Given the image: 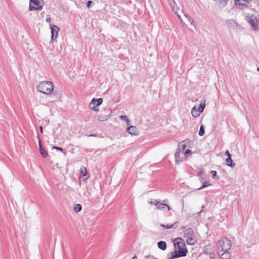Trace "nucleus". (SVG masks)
<instances>
[{
  "instance_id": "9b49d317",
  "label": "nucleus",
  "mask_w": 259,
  "mask_h": 259,
  "mask_svg": "<svg viewBox=\"0 0 259 259\" xmlns=\"http://www.w3.org/2000/svg\"><path fill=\"white\" fill-rule=\"evenodd\" d=\"M156 206L158 209L160 210H166L167 209L168 211L171 209L169 205L163 203H161L160 201H159L158 202H156Z\"/></svg>"
},
{
  "instance_id": "e433bc0d",
  "label": "nucleus",
  "mask_w": 259,
  "mask_h": 259,
  "mask_svg": "<svg viewBox=\"0 0 259 259\" xmlns=\"http://www.w3.org/2000/svg\"><path fill=\"white\" fill-rule=\"evenodd\" d=\"M89 137H97V135L96 134H90L88 136Z\"/></svg>"
},
{
  "instance_id": "393cba45",
  "label": "nucleus",
  "mask_w": 259,
  "mask_h": 259,
  "mask_svg": "<svg viewBox=\"0 0 259 259\" xmlns=\"http://www.w3.org/2000/svg\"><path fill=\"white\" fill-rule=\"evenodd\" d=\"M204 129H205L204 125L203 124L201 125L199 132H198V135L200 136H202L204 134V133H205Z\"/></svg>"
},
{
  "instance_id": "f704fd0d",
  "label": "nucleus",
  "mask_w": 259,
  "mask_h": 259,
  "mask_svg": "<svg viewBox=\"0 0 259 259\" xmlns=\"http://www.w3.org/2000/svg\"><path fill=\"white\" fill-rule=\"evenodd\" d=\"M225 154L228 156V157H231L232 156L231 154L230 153V152H229L228 150H227L226 151Z\"/></svg>"
},
{
  "instance_id": "1a4fd4ad",
  "label": "nucleus",
  "mask_w": 259,
  "mask_h": 259,
  "mask_svg": "<svg viewBox=\"0 0 259 259\" xmlns=\"http://www.w3.org/2000/svg\"><path fill=\"white\" fill-rule=\"evenodd\" d=\"M236 7L240 9H243L247 7L249 0H234Z\"/></svg>"
},
{
  "instance_id": "ea45409f",
  "label": "nucleus",
  "mask_w": 259,
  "mask_h": 259,
  "mask_svg": "<svg viewBox=\"0 0 259 259\" xmlns=\"http://www.w3.org/2000/svg\"><path fill=\"white\" fill-rule=\"evenodd\" d=\"M39 128H40V130L41 132L42 133V126H40Z\"/></svg>"
},
{
  "instance_id": "ddd939ff",
  "label": "nucleus",
  "mask_w": 259,
  "mask_h": 259,
  "mask_svg": "<svg viewBox=\"0 0 259 259\" xmlns=\"http://www.w3.org/2000/svg\"><path fill=\"white\" fill-rule=\"evenodd\" d=\"M103 101V100L102 98L98 99L93 98L90 102V106L92 105L99 106L102 104Z\"/></svg>"
},
{
  "instance_id": "423d86ee",
  "label": "nucleus",
  "mask_w": 259,
  "mask_h": 259,
  "mask_svg": "<svg viewBox=\"0 0 259 259\" xmlns=\"http://www.w3.org/2000/svg\"><path fill=\"white\" fill-rule=\"evenodd\" d=\"M51 30V39L52 41H56V38L58 37V33L60 30L59 28L56 25H51L50 26Z\"/></svg>"
},
{
  "instance_id": "4468645a",
  "label": "nucleus",
  "mask_w": 259,
  "mask_h": 259,
  "mask_svg": "<svg viewBox=\"0 0 259 259\" xmlns=\"http://www.w3.org/2000/svg\"><path fill=\"white\" fill-rule=\"evenodd\" d=\"M182 229L184 231V236L185 237H189L194 235V231L193 230L190 228L188 229H186L185 227H182Z\"/></svg>"
},
{
  "instance_id": "39448f33",
  "label": "nucleus",
  "mask_w": 259,
  "mask_h": 259,
  "mask_svg": "<svg viewBox=\"0 0 259 259\" xmlns=\"http://www.w3.org/2000/svg\"><path fill=\"white\" fill-rule=\"evenodd\" d=\"M29 10H41L44 4V0H29Z\"/></svg>"
},
{
  "instance_id": "7ed1b4c3",
  "label": "nucleus",
  "mask_w": 259,
  "mask_h": 259,
  "mask_svg": "<svg viewBox=\"0 0 259 259\" xmlns=\"http://www.w3.org/2000/svg\"><path fill=\"white\" fill-rule=\"evenodd\" d=\"M245 20L253 31L259 30V18L256 15L245 13L244 15Z\"/></svg>"
},
{
  "instance_id": "2eb2a0df",
  "label": "nucleus",
  "mask_w": 259,
  "mask_h": 259,
  "mask_svg": "<svg viewBox=\"0 0 259 259\" xmlns=\"http://www.w3.org/2000/svg\"><path fill=\"white\" fill-rule=\"evenodd\" d=\"M233 0H219L220 8H224L228 5H231Z\"/></svg>"
},
{
  "instance_id": "f257e3e1",
  "label": "nucleus",
  "mask_w": 259,
  "mask_h": 259,
  "mask_svg": "<svg viewBox=\"0 0 259 259\" xmlns=\"http://www.w3.org/2000/svg\"><path fill=\"white\" fill-rule=\"evenodd\" d=\"M175 251L167 254L168 259H175L187 255L188 250L185 247L184 240L180 237L176 238L174 241Z\"/></svg>"
},
{
  "instance_id": "7c9ffc66",
  "label": "nucleus",
  "mask_w": 259,
  "mask_h": 259,
  "mask_svg": "<svg viewBox=\"0 0 259 259\" xmlns=\"http://www.w3.org/2000/svg\"><path fill=\"white\" fill-rule=\"evenodd\" d=\"M145 259H158L157 258L155 257L154 256L152 255H145Z\"/></svg>"
},
{
  "instance_id": "dca6fc26",
  "label": "nucleus",
  "mask_w": 259,
  "mask_h": 259,
  "mask_svg": "<svg viewBox=\"0 0 259 259\" xmlns=\"http://www.w3.org/2000/svg\"><path fill=\"white\" fill-rule=\"evenodd\" d=\"M39 151L41 155V156L44 158H46L48 156V152L47 151L45 150L44 147L41 145L40 141H39Z\"/></svg>"
},
{
  "instance_id": "6ab92c4d",
  "label": "nucleus",
  "mask_w": 259,
  "mask_h": 259,
  "mask_svg": "<svg viewBox=\"0 0 259 259\" xmlns=\"http://www.w3.org/2000/svg\"><path fill=\"white\" fill-rule=\"evenodd\" d=\"M157 246H158V247L164 251L166 249V247H167V244L166 243V242L165 241H159L158 243H157Z\"/></svg>"
},
{
  "instance_id": "f03ea898",
  "label": "nucleus",
  "mask_w": 259,
  "mask_h": 259,
  "mask_svg": "<svg viewBox=\"0 0 259 259\" xmlns=\"http://www.w3.org/2000/svg\"><path fill=\"white\" fill-rule=\"evenodd\" d=\"M38 92L47 95H50L54 90V85L52 82L44 81L40 82L36 87Z\"/></svg>"
},
{
  "instance_id": "c756f323",
  "label": "nucleus",
  "mask_w": 259,
  "mask_h": 259,
  "mask_svg": "<svg viewBox=\"0 0 259 259\" xmlns=\"http://www.w3.org/2000/svg\"><path fill=\"white\" fill-rule=\"evenodd\" d=\"M181 147H182V149H181V152H182V153H183L184 150H185V148H186V144H183V143H181L180 145H179V147H180V148Z\"/></svg>"
},
{
  "instance_id": "b1692460",
  "label": "nucleus",
  "mask_w": 259,
  "mask_h": 259,
  "mask_svg": "<svg viewBox=\"0 0 259 259\" xmlns=\"http://www.w3.org/2000/svg\"><path fill=\"white\" fill-rule=\"evenodd\" d=\"M81 209H82V206L79 204H76L74 205V208H73L74 211L75 212H76V213L79 212V211H80L81 210Z\"/></svg>"
},
{
  "instance_id": "bb28decb",
  "label": "nucleus",
  "mask_w": 259,
  "mask_h": 259,
  "mask_svg": "<svg viewBox=\"0 0 259 259\" xmlns=\"http://www.w3.org/2000/svg\"><path fill=\"white\" fill-rule=\"evenodd\" d=\"M210 174H211L212 177L214 180H218L219 177L217 176V172L215 170H211L210 171Z\"/></svg>"
},
{
  "instance_id": "a211bd4d",
  "label": "nucleus",
  "mask_w": 259,
  "mask_h": 259,
  "mask_svg": "<svg viewBox=\"0 0 259 259\" xmlns=\"http://www.w3.org/2000/svg\"><path fill=\"white\" fill-rule=\"evenodd\" d=\"M186 242L189 245H194L196 243L197 241L196 239L194 238V236L192 235L191 236L187 237V239L186 240Z\"/></svg>"
},
{
  "instance_id": "cd10ccee",
  "label": "nucleus",
  "mask_w": 259,
  "mask_h": 259,
  "mask_svg": "<svg viewBox=\"0 0 259 259\" xmlns=\"http://www.w3.org/2000/svg\"><path fill=\"white\" fill-rule=\"evenodd\" d=\"M119 117L121 119L125 120L127 122V124L130 122V120L128 119L127 117L125 115H121V116H120Z\"/></svg>"
},
{
  "instance_id": "4be33fe9",
  "label": "nucleus",
  "mask_w": 259,
  "mask_h": 259,
  "mask_svg": "<svg viewBox=\"0 0 259 259\" xmlns=\"http://www.w3.org/2000/svg\"><path fill=\"white\" fill-rule=\"evenodd\" d=\"M109 116H110L109 115H99L98 117V119L99 121H104L107 120L109 118Z\"/></svg>"
},
{
  "instance_id": "412c9836",
  "label": "nucleus",
  "mask_w": 259,
  "mask_h": 259,
  "mask_svg": "<svg viewBox=\"0 0 259 259\" xmlns=\"http://www.w3.org/2000/svg\"><path fill=\"white\" fill-rule=\"evenodd\" d=\"M192 115L194 117H197L200 115V112L198 111L197 107L196 106H194L193 107L191 110Z\"/></svg>"
},
{
  "instance_id": "a878e982",
  "label": "nucleus",
  "mask_w": 259,
  "mask_h": 259,
  "mask_svg": "<svg viewBox=\"0 0 259 259\" xmlns=\"http://www.w3.org/2000/svg\"><path fill=\"white\" fill-rule=\"evenodd\" d=\"M205 107V103H200L199 105V106L197 107L198 111L200 113H202Z\"/></svg>"
},
{
  "instance_id": "37998d69",
  "label": "nucleus",
  "mask_w": 259,
  "mask_h": 259,
  "mask_svg": "<svg viewBox=\"0 0 259 259\" xmlns=\"http://www.w3.org/2000/svg\"><path fill=\"white\" fill-rule=\"evenodd\" d=\"M167 200H163V202H166Z\"/></svg>"
},
{
  "instance_id": "aec40b11",
  "label": "nucleus",
  "mask_w": 259,
  "mask_h": 259,
  "mask_svg": "<svg viewBox=\"0 0 259 259\" xmlns=\"http://www.w3.org/2000/svg\"><path fill=\"white\" fill-rule=\"evenodd\" d=\"M226 164L227 166L233 168L236 165V164L233 162L231 157H228L226 160Z\"/></svg>"
},
{
  "instance_id": "c03bdc74",
  "label": "nucleus",
  "mask_w": 259,
  "mask_h": 259,
  "mask_svg": "<svg viewBox=\"0 0 259 259\" xmlns=\"http://www.w3.org/2000/svg\"><path fill=\"white\" fill-rule=\"evenodd\" d=\"M108 111H109V113H111V111L109 109L108 110Z\"/></svg>"
},
{
  "instance_id": "58836bf2",
  "label": "nucleus",
  "mask_w": 259,
  "mask_h": 259,
  "mask_svg": "<svg viewBox=\"0 0 259 259\" xmlns=\"http://www.w3.org/2000/svg\"><path fill=\"white\" fill-rule=\"evenodd\" d=\"M132 259H137V256L135 255H134L132 258Z\"/></svg>"
},
{
  "instance_id": "f3484780",
  "label": "nucleus",
  "mask_w": 259,
  "mask_h": 259,
  "mask_svg": "<svg viewBox=\"0 0 259 259\" xmlns=\"http://www.w3.org/2000/svg\"><path fill=\"white\" fill-rule=\"evenodd\" d=\"M222 259H230L231 257L229 251H222L220 253H218Z\"/></svg>"
},
{
  "instance_id": "4c0bfd02",
  "label": "nucleus",
  "mask_w": 259,
  "mask_h": 259,
  "mask_svg": "<svg viewBox=\"0 0 259 259\" xmlns=\"http://www.w3.org/2000/svg\"><path fill=\"white\" fill-rule=\"evenodd\" d=\"M51 19L50 18H47L46 19V21H47V22H51Z\"/></svg>"
},
{
  "instance_id": "72a5a7b5",
  "label": "nucleus",
  "mask_w": 259,
  "mask_h": 259,
  "mask_svg": "<svg viewBox=\"0 0 259 259\" xmlns=\"http://www.w3.org/2000/svg\"><path fill=\"white\" fill-rule=\"evenodd\" d=\"M159 200L156 199H154L153 201H150L149 203L151 204H154L156 206V202H158Z\"/></svg>"
},
{
  "instance_id": "f8f14e48",
  "label": "nucleus",
  "mask_w": 259,
  "mask_h": 259,
  "mask_svg": "<svg viewBox=\"0 0 259 259\" xmlns=\"http://www.w3.org/2000/svg\"><path fill=\"white\" fill-rule=\"evenodd\" d=\"M127 132L132 135H138L139 134V131L136 126L131 125V126L127 128Z\"/></svg>"
},
{
  "instance_id": "9d476101",
  "label": "nucleus",
  "mask_w": 259,
  "mask_h": 259,
  "mask_svg": "<svg viewBox=\"0 0 259 259\" xmlns=\"http://www.w3.org/2000/svg\"><path fill=\"white\" fill-rule=\"evenodd\" d=\"M167 2L169 5V6L170 7V8H171L172 11L174 12H175L177 15V16L178 17V18L179 19H180L181 21H182V19L181 18V17L179 15L178 13V10H179V8L176 6V3L175 2V1L174 0H167Z\"/></svg>"
},
{
  "instance_id": "a19ab883",
  "label": "nucleus",
  "mask_w": 259,
  "mask_h": 259,
  "mask_svg": "<svg viewBox=\"0 0 259 259\" xmlns=\"http://www.w3.org/2000/svg\"><path fill=\"white\" fill-rule=\"evenodd\" d=\"M204 206H203L202 207V209H204ZM202 211V209H201V210L200 211H199V213H201Z\"/></svg>"
},
{
  "instance_id": "c9c22d12",
  "label": "nucleus",
  "mask_w": 259,
  "mask_h": 259,
  "mask_svg": "<svg viewBox=\"0 0 259 259\" xmlns=\"http://www.w3.org/2000/svg\"><path fill=\"white\" fill-rule=\"evenodd\" d=\"M191 153V150L190 149H187L185 151V153L184 154V156H186L188 153Z\"/></svg>"
},
{
  "instance_id": "473e14b6",
  "label": "nucleus",
  "mask_w": 259,
  "mask_h": 259,
  "mask_svg": "<svg viewBox=\"0 0 259 259\" xmlns=\"http://www.w3.org/2000/svg\"><path fill=\"white\" fill-rule=\"evenodd\" d=\"M93 3V2L92 1H88L86 3V6L88 8H90Z\"/></svg>"
},
{
  "instance_id": "c85d7f7f",
  "label": "nucleus",
  "mask_w": 259,
  "mask_h": 259,
  "mask_svg": "<svg viewBox=\"0 0 259 259\" xmlns=\"http://www.w3.org/2000/svg\"><path fill=\"white\" fill-rule=\"evenodd\" d=\"M52 149H56L57 150H58V151H60L63 153H64V154L65 155L66 154V152H64V149L61 148V147H57V146H54L53 147Z\"/></svg>"
},
{
  "instance_id": "5701e85b",
  "label": "nucleus",
  "mask_w": 259,
  "mask_h": 259,
  "mask_svg": "<svg viewBox=\"0 0 259 259\" xmlns=\"http://www.w3.org/2000/svg\"><path fill=\"white\" fill-rule=\"evenodd\" d=\"M178 222H175L174 224H172V225H163V224H161V226L164 228H166V229H173V228H175L176 227L175 226V225Z\"/></svg>"
},
{
  "instance_id": "79ce46f5",
  "label": "nucleus",
  "mask_w": 259,
  "mask_h": 259,
  "mask_svg": "<svg viewBox=\"0 0 259 259\" xmlns=\"http://www.w3.org/2000/svg\"><path fill=\"white\" fill-rule=\"evenodd\" d=\"M257 71H259V67H257Z\"/></svg>"
},
{
  "instance_id": "20e7f679",
  "label": "nucleus",
  "mask_w": 259,
  "mask_h": 259,
  "mask_svg": "<svg viewBox=\"0 0 259 259\" xmlns=\"http://www.w3.org/2000/svg\"><path fill=\"white\" fill-rule=\"evenodd\" d=\"M231 241L226 237L223 238L219 241L218 253H220L222 251H230L231 249Z\"/></svg>"
},
{
  "instance_id": "2f4dec72",
  "label": "nucleus",
  "mask_w": 259,
  "mask_h": 259,
  "mask_svg": "<svg viewBox=\"0 0 259 259\" xmlns=\"http://www.w3.org/2000/svg\"><path fill=\"white\" fill-rule=\"evenodd\" d=\"M90 107L91 109H92V110H93L95 111H98L99 110V108H98L99 106H93V107H92V106H91Z\"/></svg>"
},
{
  "instance_id": "6e6552de",
  "label": "nucleus",
  "mask_w": 259,
  "mask_h": 259,
  "mask_svg": "<svg viewBox=\"0 0 259 259\" xmlns=\"http://www.w3.org/2000/svg\"><path fill=\"white\" fill-rule=\"evenodd\" d=\"M183 154V153H182V152H181V148H180V147H178L177 149L175 155V161L176 164H179L183 161L184 158Z\"/></svg>"
},
{
  "instance_id": "0eeeda50",
  "label": "nucleus",
  "mask_w": 259,
  "mask_h": 259,
  "mask_svg": "<svg viewBox=\"0 0 259 259\" xmlns=\"http://www.w3.org/2000/svg\"><path fill=\"white\" fill-rule=\"evenodd\" d=\"M208 178L206 175H202L200 177L199 180L200 182L203 184L202 186L198 189V190H201L205 187L209 186H211L212 184L210 183L209 181L207 180Z\"/></svg>"
}]
</instances>
